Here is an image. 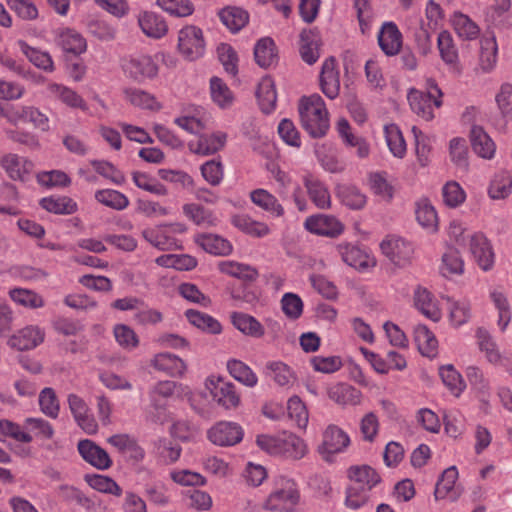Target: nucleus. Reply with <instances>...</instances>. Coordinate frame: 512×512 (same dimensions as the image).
<instances>
[{"instance_id":"1","label":"nucleus","mask_w":512,"mask_h":512,"mask_svg":"<svg viewBox=\"0 0 512 512\" xmlns=\"http://www.w3.org/2000/svg\"><path fill=\"white\" fill-rule=\"evenodd\" d=\"M302 127L313 138H321L329 129L328 111L319 94L302 97L299 102Z\"/></svg>"},{"instance_id":"2","label":"nucleus","mask_w":512,"mask_h":512,"mask_svg":"<svg viewBox=\"0 0 512 512\" xmlns=\"http://www.w3.org/2000/svg\"><path fill=\"white\" fill-rule=\"evenodd\" d=\"M256 443L261 450L270 455L292 460L302 459L308 451L304 440L290 432L277 435L262 434L257 436Z\"/></svg>"},{"instance_id":"3","label":"nucleus","mask_w":512,"mask_h":512,"mask_svg":"<svg viewBox=\"0 0 512 512\" xmlns=\"http://www.w3.org/2000/svg\"><path fill=\"white\" fill-rule=\"evenodd\" d=\"M300 501V492L294 480L279 477L273 491L268 495L263 507L271 512H294Z\"/></svg>"},{"instance_id":"4","label":"nucleus","mask_w":512,"mask_h":512,"mask_svg":"<svg viewBox=\"0 0 512 512\" xmlns=\"http://www.w3.org/2000/svg\"><path fill=\"white\" fill-rule=\"evenodd\" d=\"M427 92L410 90L408 101L414 113L426 121L434 118V109L442 105V92L434 80L427 81Z\"/></svg>"},{"instance_id":"5","label":"nucleus","mask_w":512,"mask_h":512,"mask_svg":"<svg viewBox=\"0 0 512 512\" xmlns=\"http://www.w3.org/2000/svg\"><path fill=\"white\" fill-rule=\"evenodd\" d=\"M178 51L189 61L201 58L205 53L206 43L203 31L195 25H186L178 32Z\"/></svg>"},{"instance_id":"6","label":"nucleus","mask_w":512,"mask_h":512,"mask_svg":"<svg viewBox=\"0 0 512 512\" xmlns=\"http://www.w3.org/2000/svg\"><path fill=\"white\" fill-rule=\"evenodd\" d=\"M205 386L210 391L213 400L221 407L229 410L239 406L240 395L232 382L210 376L206 379Z\"/></svg>"},{"instance_id":"7","label":"nucleus","mask_w":512,"mask_h":512,"mask_svg":"<svg viewBox=\"0 0 512 512\" xmlns=\"http://www.w3.org/2000/svg\"><path fill=\"white\" fill-rule=\"evenodd\" d=\"M304 227L312 234L328 238L339 237L345 229L344 224L337 217L329 214H315L307 217Z\"/></svg>"},{"instance_id":"8","label":"nucleus","mask_w":512,"mask_h":512,"mask_svg":"<svg viewBox=\"0 0 512 512\" xmlns=\"http://www.w3.org/2000/svg\"><path fill=\"white\" fill-rule=\"evenodd\" d=\"M123 70L127 76L137 82L155 77L158 73V66L149 55L138 54L124 59Z\"/></svg>"},{"instance_id":"9","label":"nucleus","mask_w":512,"mask_h":512,"mask_svg":"<svg viewBox=\"0 0 512 512\" xmlns=\"http://www.w3.org/2000/svg\"><path fill=\"white\" fill-rule=\"evenodd\" d=\"M243 430L234 422L221 421L208 431L209 440L218 446H233L243 438Z\"/></svg>"},{"instance_id":"10","label":"nucleus","mask_w":512,"mask_h":512,"mask_svg":"<svg viewBox=\"0 0 512 512\" xmlns=\"http://www.w3.org/2000/svg\"><path fill=\"white\" fill-rule=\"evenodd\" d=\"M383 254L394 264L405 265L412 257L411 243L398 236H388L380 244Z\"/></svg>"},{"instance_id":"11","label":"nucleus","mask_w":512,"mask_h":512,"mask_svg":"<svg viewBox=\"0 0 512 512\" xmlns=\"http://www.w3.org/2000/svg\"><path fill=\"white\" fill-rule=\"evenodd\" d=\"M320 88L329 99H336L340 93V71L334 57H328L322 64L320 72Z\"/></svg>"},{"instance_id":"12","label":"nucleus","mask_w":512,"mask_h":512,"mask_svg":"<svg viewBox=\"0 0 512 512\" xmlns=\"http://www.w3.org/2000/svg\"><path fill=\"white\" fill-rule=\"evenodd\" d=\"M0 166L10 179L22 182L26 181L34 168L32 161L15 153L4 154L0 158Z\"/></svg>"},{"instance_id":"13","label":"nucleus","mask_w":512,"mask_h":512,"mask_svg":"<svg viewBox=\"0 0 512 512\" xmlns=\"http://www.w3.org/2000/svg\"><path fill=\"white\" fill-rule=\"evenodd\" d=\"M137 23L143 34L152 39H161L168 33L164 17L153 11H141L137 15Z\"/></svg>"},{"instance_id":"14","label":"nucleus","mask_w":512,"mask_h":512,"mask_svg":"<svg viewBox=\"0 0 512 512\" xmlns=\"http://www.w3.org/2000/svg\"><path fill=\"white\" fill-rule=\"evenodd\" d=\"M78 452L81 457L99 470H106L111 467L112 460L108 453L89 439L81 440L78 443Z\"/></svg>"},{"instance_id":"15","label":"nucleus","mask_w":512,"mask_h":512,"mask_svg":"<svg viewBox=\"0 0 512 512\" xmlns=\"http://www.w3.org/2000/svg\"><path fill=\"white\" fill-rule=\"evenodd\" d=\"M303 184L307 190L310 200L319 209H329L331 207V196L326 185L311 173H306L302 177Z\"/></svg>"},{"instance_id":"16","label":"nucleus","mask_w":512,"mask_h":512,"mask_svg":"<svg viewBox=\"0 0 512 512\" xmlns=\"http://www.w3.org/2000/svg\"><path fill=\"white\" fill-rule=\"evenodd\" d=\"M45 333L38 326H26L15 333L9 340L8 344L12 348L24 351L34 349L44 341Z\"/></svg>"},{"instance_id":"17","label":"nucleus","mask_w":512,"mask_h":512,"mask_svg":"<svg viewBox=\"0 0 512 512\" xmlns=\"http://www.w3.org/2000/svg\"><path fill=\"white\" fill-rule=\"evenodd\" d=\"M56 44L65 53L80 55L87 49L85 38L75 29L60 28L56 31Z\"/></svg>"},{"instance_id":"18","label":"nucleus","mask_w":512,"mask_h":512,"mask_svg":"<svg viewBox=\"0 0 512 512\" xmlns=\"http://www.w3.org/2000/svg\"><path fill=\"white\" fill-rule=\"evenodd\" d=\"M470 251L484 271H488L494 264V253L488 239L481 233H475L470 238Z\"/></svg>"},{"instance_id":"19","label":"nucleus","mask_w":512,"mask_h":512,"mask_svg":"<svg viewBox=\"0 0 512 512\" xmlns=\"http://www.w3.org/2000/svg\"><path fill=\"white\" fill-rule=\"evenodd\" d=\"M150 364L157 371L164 372L171 377H182L187 370L183 359L168 352L154 355Z\"/></svg>"},{"instance_id":"20","label":"nucleus","mask_w":512,"mask_h":512,"mask_svg":"<svg viewBox=\"0 0 512 512\" xmlns=\"http://www.w3.org/2000/svg\"><path fill=\"white\" fill-rule=\"evenodd\" d=\"M226 139L227 136L223 132L203 134L198 139L190 141L188 147L195 154L211 155L224 147Z\"/></svg>"},{"instance_id":"21","label":"nucleus","mask_w":512,"mask_h":512,"mask_svg":"<svg viewBox=\"0 0 512 512\" xmlns=\"http://www.w3.org/2000/svg\"><path fill=\"white\" fill-rule=\"evenodd\" d=\"M378 43L387 56H394L399 53L402 47V34L395 23L386 22L383 24L378 33Z\"/></svg>"},{"instance_id":"22","label":"nucleus","mask_w":512,"mask_h":512,"mask_svg":"<svg viewBox=\"0 0 512 512\" xmlns=\"http://www.w3.org/2000/svg\"><path fill=\"white\" fill-rule=\"evenodd\" d=\"M350 445V438L346 432L336 425H329L323 432L321 452L335 454L343 452Z\"/></svg>"},{"instance_id":"23","label":"nucleus","mask_w":512,"mask_h":512,"mask_svg":"<svg viewBox=\"0 0 512 512\" xmlns=\"http://www.w3.org/2000/svg\"><path fill=\"white\" fill-rule=\"evenodd\" d=\"M250 200L257 207L266 211L270 216L275 218L283 217L285 209L275 195L268 190L258 188L250 192Z\"/></svg>"},{"instance_id":"24","label":"nucleus","mask_w":512,"mask_h":512,"mask_svg":"<svg viewBox=\"0 0 512 512\" xmlns=\"http://www.w3.org/2000/svg\"><path fill=\"white\" fill-rule=\"evenodd\" d=\"M489 298L498 312L497 324L501 331H505L512 318L507 295L502 287L495 286L490 288Z\"/></svg>"},{"instance_id":"25","label":"nucleus","mask_w":512,"mask_h":512,"mask_svg":"<svg viewBox=\"0 0 512 512\" xmlns=\"http://www.w3.org/2000/svg\"><path fill=\"white\" fill-rule=\"evenodd\" d=\"M414 304L428 319L434 322H438L441 319V310L434 296L426 288L418 287L414 291Z\"/></svg>"},{"instance_id":"26","label":"nucleus","mask_w":512,"mask_h":512,"mask_svg":"<svg viewBox=\"0 0 512 512\" xmlns=\"http://www.w3.org/2000/svg\"><path fill=\"white\" fill-rule=\"evenodd\" d=\"M336 250L342 261L351 267L364 269L370 265L368 254L357 245L343 242L336 246Z\"/></svg>"},{"instance_id":"27","label":"nucleus","mask_w":512,"mask_h":512,"mask_svg":"<svg viewBox=\"0 0 512 512\" xmlns=\"http://www.w3.org/2000/svg\"><path fill=\"white\" fill-rule=\"evenodd\" d=\"M415 215L418 224L428 233H436L438 231V214L428 199H420L416 202Z\"/></svg>"},{"instance_id":"28","label":"nucleus","mask_w":512,"mask_h":512,"mask_svg":"<svg viewBox=\"0 0 512 512\" xmlns=\"http://www.w3.org/2000/svg\"><path fill=\"white\" fill-rule=\"evenodd\" d=\"M470 137L472 148L478 156L484 159H492L494 157L496 145L481 126H473Z\"/></svg>"},{"instance_id":"29","label":"nucleus","mask_w":512,"mask_h":512,"mask_svg":"<svg viewBox=\"0 0 512 512\" xmlns=\"http://www.w3.org/2000/svg\"><path fill=\"white\" fill-rule=\"evenodd\" d=\"M232 324L246 336L261 338L265 334L264 326L253 316L243 312L231 314Z\"/></svg>"},{"instance_id":"30","label":"nucleus","mask_w":512,"mask_h":512,"mask_svg":"<svg viewBox=\"0 0 512 512\" xmlns=\"http://www.w3.org/2000/svg\"><path fill=\"white\" fill-rule=\"evenodd\" d=\"M265 373L278 386L289 388L295 380L296 375L290 366L282 361H271L265 366Z\"/></svg>"},{"instance_id":"31","label":"nucleus","mask_w":512,"mask_h":512,"mask_svg":"<svg viewBox=\"0 0 512 512\" xmlns=\"http://www.w3.org/2000/svg\"><path fill=\"white\" fill-rule=\"evenodd\" d=\"M348 477L352 484L365 487L368 490H371L381 481L377 471L368 465L350 467L348 469Z\"/></svg>"},{"instance_id":"32","label":"nucleus","mask_w":512,"mask_h":512,"mask_svg":"<svg viewBox=\"0 0 512 512\" xmlns=\"http://www.w3.org/2000/svg\"><path fill=\"white\" fill-rule=\"evenodd\" d=\"M328 397L339 405H357L361 401V392L351 385L338 383L329 387Z\"/></svg>"},{"instance_id":"33","label":"nucleus","mask_w":512,"mask_h":512,"mask_svg":"<svg viewBox=\"0 0 512 512\" xmlns=\"http://www.w3.org/2000/svg\"><path fill=\"white\" fill-rule=\"evenodd\" d=\"M256 96L263 113L270 114L275 110L277 94L274 81L270 77L262 78L258 84Z\"/></svg>"},{"instance_id":"34","label":"nucleus","mask_w":512,"mask_h":512,"mask_svg":"<svg viewBox=\"0 0 512 512\" xmlns=\"http://www.w3.org/2000/svg\"><path fill=\"white\" fill-rule=\"evenodd\" d=\"M497 52L498 46L494 36L482 39L477 71L490 73L497 63Z\"/></svg>"},{"instance_id":"35","label":"nucleus","mask_w":512,"mask_h":512,"mask_svg":"<svg viewBox=\"0 0 512 512\" xmlns=\"http://www.w3.org/2000/svg\"><path fill=\"white\" fill-rule=\"evenodd\" d=\"M232 224L242 232L253 236L262 238L270 234L269 226L260 221L254 220L246 214H238L232 217Z\"/></svg>"},{"instance_id":"36","label":"nucleus","mask_w":512,"mask_h":512,"mask_svg":"<svg viewBox=\"0 0 512 512\" xmlns=\"http://www.w3.org/2000/svg\"><path fill=\"white\" fill-rule=\"evenodd\" d=\"M336 194L341 203L352 210L364 208L367 202L365 194L354 185H338L336 187Z\"/></svg>"},{"instance_id":"37","label":"nucleus","mask_w":512,"mask_h":512,"mask_svg":"<svg viewBox=\"0 0 512 512\" xmlns=\"http://www.w3.org/2000/svg\"><path fill=\"white\" fill-rule=\"evenodd\" d=\"M47 91L51 96L59 99L71 108L87 109L84 99L69 87L58 83H49Z\"/></svg>"},{"instance_id":"38","label":"nucleus","mask_w":512,"mask_h":512,"mask_svg":"<svg viewBox=\"0 0 512 512\" xmlns=\"http://www.w3.org/2000/svg\"><path fill=\"white\" fill-rule=\"evenodd\" d=\"M18 45L21 52L34 66L49 73L55 70L54 61L48 52L34 48L24 41H19Z\"/></svg>"},{"instance_id":"39","label":"nucleus","mask_w":512,"mask_h":512,"mask_svg":"<svg viewBox=\"0 0 512 512\" xmlns=\"http://www.w3.org/2000/svg\"><path fill=\"white\" fill-rule=\"evenodd\" d=\"M414 340L422 355L427 357H433L436 355L438 341L427 326L419 324L414 328Z\"/></svg>"},{"instance_id":"40","label":"nucleus","mask_w":512,"mask_h":512,"mask_svg":"<svg viewBox=\"0 0 512 512\" xmlns=\"http://www.w3.org/2000/svg\"><path fill=\"white\" fill-rule=\"evenodd\" d=\"M227 370L229 374L241 384L253 388L258 383V377L253 370L244 362L237 359L227 361Z\"/></svg>"},{"instance_id":"41","label":"nucleus","mask_w":512,"mask_h":512,"mask_svg":"<svg viewBox=\"0 0 512 512\" xmlns=\"http://www.w3.org/2000/svg\"><path fill=\"white\" fill-rule=\"evenodd\" d=\"M300 54L304 62L314 64L320 57L319 40L311 30H304L300 34Z\"/></svg>"},{"instance_id":"42","label":"nucleus","mask_w":512,"mask_h":512,"mask_svg":"<svg viewBox=\"0 0 512 512\" xmlns=\"http://www.w3.org/2000/svg\"><path fill=\"white\" fill-rule=\"evenodd\" d=\"M221 22L233 33L240 31L249 21V14L239 7H226L219 13Z\"/></svg>"},{"instance_id":"43","label":"nucleus","mask_w":512,"mask_h":512,"mask_svg":"<svg viewBox=\"0 0 512 512\" xmlns=\"http://www.w3.org/2000/svg\"><path fill=\"white\" fill-rule=\"evenodd\" d=\"M142 236L158 250L167 251L177 247L176 239L169 236L163 226L146 228L142 231Z\"/></svg>"},{"instance_id":"44","label":"nucleus","mask_w":512,"mask_h":512,"mask_svg":"<svg viewBox=\"0 0 512 512\" xmlns=\"http://www.w3.org/2000/svg\"><path fill=\"white\" fill-rule=\"evenodd\" d=\"M210 94L213 102L222 109L232 106L234 95L224 81L218 77L210 79Z\"/></svg>"},{"instance_id":"45","label":"nucleus","mask_w":512,"mask_h":512,"mask_svg":"<svg viewBox=\"0 0 512 512\" xmlns=\"http://www.w3.org/2000/svg\"><path fill=\"white\" fill-rule=\"evenodd\" d=\"M451 22L455 32L462 39L473 40L480 33L478 25L463 13L455 12Z\"/></svg>"},{"instance_id":"46","label":"nucleus","mask_w":512,"mask_h":512,"mask_svg":"<svg viewBox=\"0 0 512 512\" xmlns=\"http://www.w3.org/2000/svg\"><path fill=\"white\" fill-rule=\"evenodd\" d=\"M512 190V173L500 171L491 180L488 194L492 199H504L510 195Z\"/></svg>"},{"instance_id":"47","label":"nucleus","mask_w":512,"mask_h":512,"mask_svg":"<svg viewBox=\"0 0 512 512\" xmlns=\"http://www.w3.org/2000/svg\"><path fill=\"white\" fill-rule=\"evenodd\" d=\"M188 321L195 327L211 334H219L222 330L221 324L212 316L189 309L185 313Z\"/></svg>"},{"instance_id":"48","label":"nucleus","mask_w":512,"mask_h":512,"mask_svg":"<svg viewBox=\"0 0 512 512\" xmlns=\"http://www.w3.org/2000/svg\"><path fill=\"white\" fill-rule=\"evenodd\" d=\"M10 298L17 304L30 309H37L44 306L45 301L38 293L23 288H14L9 291Z\"/></svg>"},{"instance_id":"49","label":"nucleus","mask_w":512,"mask_h":512,"mask_svg":"<svg viewBox=\"0 0 512 512\" xmlns=\"http://www.w3.org/2000/svg\"><path fill=\"white\" fill-rule=\"evenodd\" d=\"M254 57L260 67L271 66L276 59L275 44L271 38L260 39L254 48Z\"/></svg>"},{"instance_id":"50","label":"nucleus","mask_w":512,"mask_h":512,"mask_svg":"<svg viewBox=\"0 0 512 512\" xmlns=\"http://www.w3.org/2000/svg\"><path fill=\"white\" fill-rule=\"evenodd\" d=\"M124 95L125 99L136 107L150 110L160 109V104L155 97L144 90L127 88L124 90Z\"/></svg>"},{"instance_id":"51","label":"nucleus","mask_w":512,"mask_h":512,"mask_svg":"<svg viewBox=\"0 0 512 512\" xmlns=\"http://www.w3.org/2000/svg\"><path fill=\"white\" fill-rule=\"evenodd\" d=\"M464 271V261L456 249L449 248L442 256L440 272L444 277L461 275Z\"/></svg>"},{"instance_id":"52","label":"nucleus","mask_w":512,"mask_h":512,"mask_svg":"<svg viewBox=\"0 0 512 512\" xmlns=\"http://www.w3.org/2000/svg\"><path fill=\"white\" fill-rule=\"evenodd\" d=\"M218 268L224 274L244 280H254L258 275L255 268L235 261H221Z\"/></svg>"},{"instance_id":"53","label":"nucleus","mask_w":512,"mask_h":512,"mask_svg":"<svg viewBox=\"0 0 512 512\" xmlns=\"http://www.w3.org/2000/svg\"><path fill=\"white\" fill-rule=\"evenodd\" d=\"M440 377L444 385L455 396H459L466 388V384L461 374L454 368L453 365H445L439 369Z\"/></svg>"},{"instance_id":"54","label":"nucleus","mask_w":512,"mask_h":512,"mask_svg":"<svg viewBox=\"0 0 512 512\" xmlns=\"http://www.w3.org/2000/svg\"><path fill=\"white\" fill-rule=\"evenodd\" d=\"M183 213L198 226H213L217 220L210 210L195 203L185 204Z\"/></svg>"},{"instance_id":"55","label":"nucleus","mask_w":512,"mask_h":512,"mask_svg":"<svg viewBox=\"0 0 512 512\" xmlns=\"http://www.w3.org/2000/svg\"><path fill=\"white\" fill-rule=\"evenodd\" d=\"M40 205L43 209L55 214H72L77 210L76 202L66 196L43 198Z\"/></svg>"},{"instance_id":"56","label":"nucleus","mask_w":512,"mask_h":512,"mask_svg":"<svg viewBox=\"0 0 512 512\" xmlns=\"http://www.w3.org/2000/svg\"><path fill=\"white\" fill-rule=\"evenodd\" d=\"M95 199L112 209L124 210L129 205V199L123 193L113 189H102L95 192Z\"/></svg>"},{"instance_id":"57","label":"nucleus","mask_w":512,"mask_h":512,"mask_svg":"<svg viewBox=\"0 0 512 512\" xmlns=\"http://www.w3.org/2000/svg\"><path fill=\"white\" fill-rule=\"evenodd\" d=\"M384 132L391 153L395 157L403 158L406 154V142L399 127L395 124H389L385 126Z\"/></svg>"},{"instance_id":"58","label":"nucleus","mask_w":512,"mask_h":512,"mask_svg":"<svg viewBox=\"0 0 512 512\" xmlns=\"http://www.w3.org/2000/svg\"><path fill=\"white\" fill-rule=\"evenodd\" d=\"M154 451L164 464L174 463L181 455V447L166 438H161L154 442Z\"/></svg>"},{"instance_id":"59","label":"nucleus","mask_w":512,"mask_h":512,"mask_svg":"<svg viewBox=\"0 0 512 512\" xmlns=\"http://www.w3.org/2000/svg\"><path fill=\"white\" fill-rule=\"evenodd\" d=\"M157 6L173 17H188L195 8L190 0H156Z\"/></svg>"},{"instance_id":"60","label":"nucleus","mask_w":512,"mask_h":512,"mask_svg":"<svg viewBox=\"0 0 512 512\" xmlns=\"http://www.w3.org/2000/svg\"><path fill=\"white\" fill-rule=\"evenodd\" d=\"M86 481L91 488L101 493L111 494L117 497L122 495V488L108 476L100 474L87 475Z\"/></svg>"},{"instance_id":"61","label":"nucleus","mask_w":512,"mask_h":512,"mask_svg":"<svg viewBox=\"0 0 512 512\" xmlns=\"http://www.w3.org/2000/svg\"><path fill=\"white\" fill-rule=\"evenodd\" d=\"M200 244L205 251L214 255H228L232 251L231 243L214 234L203 235Z\"/></svg>"},{"instance_id":"62","label":"nucleus","mask_w":512,"mask_h":512,"mask_svg":"<svg viewBox=\"0 0 512 512\" xmlns=\"http://www.w3.org/2000/svg\"><path fill=\"white\" fill-rule=\"evenodd\" d=\"M443 202L449 208H457L466 200V193L456 181H449L442 187Z\"/></svg>"},{"instance_id":"63","label":"nucleus","mask_w":512,"mask_h":512,"mask_svg":"<svg viewBox=\"0 0 512 512\" xmlns=\"http://www.w3.org/2000/svg\"><path fill=\"white\" fill-rule=\"evenodd\" d=\"M476 336L479 348L482 352L485 353L486 359L492 364L499 363L501 359V353L499 352L496 343L488 331L480 328L477 330Z\"/></svg>"},{"instance_id":"64","label":"nucleus","mask_w":512,"mask_h":512,"mask_svg":"<svg viewBox=\"0 0 512 512\" xmlns=\"http://www.w3.org/2000/svg\"><path fill=\"white\" fill-rule=\"evenodd\" d=\"M437 45L442 60L447 64H455L458 61L457 48L453 43L451 34L448 31H442L437 38Z\"/></svg>"}]
</instances>
